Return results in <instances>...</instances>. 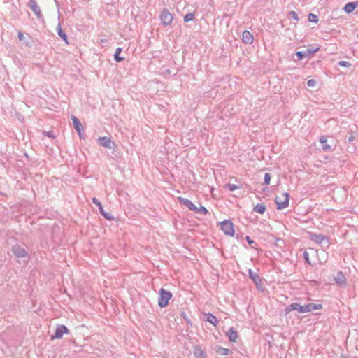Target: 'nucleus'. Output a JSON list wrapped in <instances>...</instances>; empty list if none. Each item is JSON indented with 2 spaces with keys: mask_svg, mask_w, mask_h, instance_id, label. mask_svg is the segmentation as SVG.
I'll use <instances>...</instances> for the list:
<instances>
[{
  "mask_svg": "<svg viewBox=\"0 0 358 358\" xmlns=\"http://www.w3.org/2000/svg\"><path fill=\"white\" fill-rule=\"evenodd\" d=\"M172 296L171 292L161 288L159 292L158 306L162 308L166 307Z\"/></svg>",
  "mask_w": 358,
  "mask_h": 358,
  "instance_id": "obj_1",
  "label": "nucleus"
},
{
  "mask_svg": "<svg viewBox=\"0 0 358 358\" xmlns=\"http://www.w3.org/2000/svg\"><path fill=\"white\" fill-rule=\"evenodd\" d=\"M282 196L283 197V199H282L281 197L278 196H275L274 199V201L277 206V209L279 210L287 208L289 203L290 196L289 193L284 192L282 194Z\"/></svg>",
  "mask_w": 358,
  "mask_h": 358,
  "instance_id": "obj_2",
  "label": "nucleus"
},
{
  "mask_svg": "<svg viewBox=\"0 0 358 358\" xmlns=\"http://www.w3.org/2000/svg\"><path fill=\"white\" fill-rule=\"evenodd\" d=\"M220 229L225 235L234 236V229L232 222L229 220H225L220 222Z\"/></svg>",
  "mask_w": 358,
  "mask_h": 358,
  "instance_id": "obj_3",
  "label": "nucleus"
},
{
  "mask_svg": "<svg viewBox=\"0 0 358 358\" xmlns=\"http://www.w3.org/2000/svg\"><path fill=\"white\" fill-rule=\"evenodd\" d=\"M292 310H296L299 313H306L305 305H301L300 303H292L285 308V313L287 315Z\"/></svg>",
  "mask_w": 358,
  "mask_h": 358,
  "instance_id": "obj_4",
  "label": "nucleus"
},
{
  "mask_svg": "<svg viewBox=\"0 0 358 358\" xmlns=\"http://www.w3.org/2000/svg\"><path fill=\"white\" fill-rule=\"evenodd\" d=\"M71 120L73 121V124L74 129L78 132V134L79 137L81 139H84L85 138V136H86V134H85V132L84 131V129H83V127L81 122L74 115H72Z\"/></svg>",
  "mask_w": 358,
  "mask_h": 358,
  "instance_id": "obj_5",
  "label": "nucleus"
},
{
  "mask_svg": "<svg viewBox=\"0 0 358 358\" xmlns=\"http://www.w3.org/2000/svg\"><path fill=\"white\" fill-rule=\"evenodd\" d=\"M161 22L164 26L170 25L173 21V16L168 9H164L159 16Z\"/></svg>",
  "mask_w": 358,
  "mask_h": 358,
  "instance_id": "obj_6",
  "label": "nucleus"
},
{
  "mask_svg": "<svg viewBox=\"0 0 358 358\" xmlns=\"http://www.w3.org/2000/svg\"><path fill=\"white\" fill-rule=\"evenodd\" d=\"M11 251L17 258L26 257L28 256V252L19 244H15L12 247Z\"/></svg>",
  "mask_w": 358,
  "mask_h": 358,
  "instance_id": "obj_7",
  "label": "nucleus"
},
{
  "mask_svg": "<svg viewBox=\"0 0 358 358\" xmlns=\"http://www.w3.org/2000/svg\"><path fill=\"white\" fill-rule=\"evenodd\" d=\"M97 142L99 145L108 149H113L115 145V143L111 141L110 138L107 136L99 137Z\"/></svg>",
  "mask_w": 358,
  "mask_h": 358,
  "instance_id": "obj_8",
  "label": "nucleus"
},
{
  "mask_svg": "<svg viewBox=\"0 0 358 358\" xmlns=\"http://www.w3.org/2000/svg\"><path fill=\"white\" fill-rule=\"evenodd\" d=\"M69 331L68 328L63 324L57 325L55 331V334L51 336V340L61 338L64 334Z\"/></svg>",
  "mask_w": 358,
  "mask_h": 358,
  "instance_id": "obj_9",
  "label": "nucleus"
},
{
  "mask_svg": "<svg viewBox=\"0 0 358 358\" xmlns=\"http://www.w3.org/2000/svg\"><path fill=\"white\" fill-rule=\"evenodd\" d=\"M28 6L31 8V10L36 15L37 18L39 20L42 17V13L41 11L40 7L37 5V3L35 0H30L28 4Z\"/></svg>",
  "mask_w": 358,
  "mask_h": 358,
  "instance_id": "obj_10",
  "label": "nucleus"
},
{
  "mask_svg": "<svg viewBox=\"0 0 358 358\" xmlns=\"http://www.w3.org/2000/svg\"><path fill=\"white\" fill-rule=\"evenodd\" d=\"M310 239L318 243V244H322L323 243L324 241L328 243H329V238L327 236H324V235H322V234H311L310 236Z\"/></svg>",
  "mask_w": 358,
  "mask_h": 358,
  "instance_id": "obj_11",
  "label": "nucleus"
},
{
  "mask_svg": "<svg viewBox=\"0 0 358 358\" xmlns=\"http://www.w3.org/2000/svg\"><path fill=\"white\" fill-rule=\"evenodd\" d=\"M335 282L341 287H345L347 285L346 278L342 271H338L334 277Z\"/></svg>",
  "mask_w": 358,
  "mask_h": 358,
  "instance_id": "obj_12",
  "label": "nucleus"
},
{
  "mask_svg": "<svg viewBox=\"0 0 358 358\" xmlns=\"http://www.w3.org/2000/svg\"><path fill=\"white\" fill-rule=\"evenodd\" d=\"M178 200L181 204L185 206L189 210L194 211V213L195 210H197V207L190 200L183 197H178Z\"/></svg>",
  "mask_w": 358,
  "mask_h": 358,
  "instance_id": "obj_13",
  "label": "nucleus"
},
{
  "mask_svg": "<svg viewBox=\"0 0 358 358\" xmlns=\"http://www.w3.org/2000/svg\"><path fill=\"white\" fill-rule=\"evenodd\" d=\"M253 40H254L253 36L249 31L244 30L243 31L242 41L244 43L250 45L253 43Z\"/></svg>",
  "mask_w": 358,
  "mask_h": 358,
  "instance_id": "obj_14",
  "label": "nucleus"
},
{
  "mask_svg": "<svg viewBox=\"0 0 358 358\" xmlns=\"http://www.w3.org/2000/svg\"><path fill=\"white\" fill-rule=\"evenodd\" d=\"M249 278L253 281V282L258 285L262 282L260 276L258 273H255L251 268L248 269Z\"/></svg>",
  "mask_w": 358,
  "mask_h": 358,
  "instance_id": "obj_15",
  "label": "nucleus"
},
{
  "mask_svg": "<svg viewBox=\"0 0 358 358\" xmlns=\"http://www.w3.org/2000/svg\"><path fill=\"white\" fill-rule=\"evenodd\" d=\"M203 320L206 322L212 324L215 327H216L218 323L217 317L213 313H210L205 314Z\"/></svg>",
  "mask_w": 358,
  "mask_h": 358,
  "instance_id": "obj_16",
  "label": "nucleus"
},
{
  "mask_svg": "<svg viewBox=\"0 0 358 358\" xmlns=\"http://www.w3.org/2000/svg\"><path fill=\"white\" fill-rule=\"evenodd\" d=\"M358 6V1L349 2L343 8L344 11L349 14L353 12Z\"/></svg>",
  "mask_w": 358,
  "mask_h": 358,
  "instance_id": "obj_17",
  "label": "nucleus"
},
{
  "mask_svg": "<svg viewBox=\"0 0 358 358\" xmlns=\"http://www.w3.org/2000/svg\"><path fill=\"white\" fill-rule=\"evenodd\" d=\"M227 336L230 342L234 343L237 340L238 332L234 329V328L231 327L227 332Z\"/></svg>",
  "mask_w": 358,
  "mask_h": 358,
  "instance_id": "obj_18",
  "label": "nucleus"
},
{
  "mask_svg": "<svg viewBox=\"0 0 358 358\" xmlns=\"http://www.w3.org/2000/svg\"><path fill=\"white\" fill-rule=\"evenodd\" d=\"M305 307H306V311L307 313L312 312L313 310L322 309V305L319 304V303L318 304L317 303H308V304H305Z\"/></svg>",
  "mask_w": 358,
  "mask_h": 358,
  "instance_id": "obj_19",
  "label": "nucleus"
},
{
  "mask_svg": "<svg viewBox=\"0 0 358 358\" xmlns=\"http://www.w3.org/2000/svg\"><path fill=\"white\" fill-rule=\"evenodd\" d=\"M57 33L58 36L66 43H68V37L66 33L62 30L61 24L59 23L57 27Z\"/></svg>",
  "mask_w": 358,
  "mask_h": 358,
  "instance_id": "obj_20",
  "label": "nucleus"
},
{
  "mask_svg": "<svg viewBox=\"0 0 358 358\" xmlns=\"http://www.w3.org/2000/svg\"><path fill=\"white\" fill-rule=\"evenodd\" d=\"M253 211L259 214H264L266 211V206L263 203H258L254 207Z\"/></svg>",
  "mask_w": 358,
  "mask_h": 358,
  "instance_id": "obj_21",
  "label": "nucleus"
},
{
  "mask_svg": "<svg viewBox=\"0 0 358 358\" xmlns=\"http://www.w3.org/2000/svg\"><path fill=\"white\" fill-rule=\"evenodd\" d=\"M357 137V133L356 131H353L350 129L348 132V135L346 136V138L348 143H352Z\"/></svg>",
  "mask_w": 358,
  "mask_h": 358,
  "instance_id": "obj_22",
  "label": "nucleus"
},
{
  "mask_svg": "<svg viewBox=\"0 0 358 358\" xmlns=\"http://www.w3.org/2000/svg\"><path fill=\"white\" fill-rule=\"evenodd\" d=\"M194 354L198 358H206V354L200 347L194 348Z\"/></svg>",
  "mask_w": 358,
  "mask_h": 358,
  "instance_id": "obj_23",
  "label": "nucleus"
},
{
  "mask_svg": "<svg viewBox=\"0 0 358 358\" xmlns=\"http://www.w3.org/2000/svg\"><path fill=\"white\" fill-rule=\"evenodd\" d=\"M122 48L119 47V48H116L115 54L113 55L114 56V59H115V62H122V61H123L124 59V57L120 56V55L122 52Z\"/></svg>",
  "mask_w": 358,
  "mask_h": 358,
  "instance_id": "obj_24",
  "label": "nucleus"
},
{
  "mask_svg": "<svg viewBox=\"0 0 358 358\" xmlns=\"http://www.w3.org/2000/svg\"><path fill=\"white\" fill-rule=\"evenodd\" d=\"M320 142L322 143V149L324 151H329L331 150V147L327 143V139L325 136H322L320 138Z\"/></svg>",
  "mask_w": 358,
  "mask_h": 358,
  "instance_id": "obj_25",
  "label": "nucleus"
},
{
  "mask_svg": "<svg viewBox=\"0 0 358 358\" xmlns=\"http://www.w3.org/2000/svg\"><path fill=\"white\" fill-rule=\"evenodd\" d=\"M99 211H100V213L102 215V216L109 220V221H113L115 220V217L110 215L109 213H107L104 210H103V208L102 207L101 208L99 209Z\"/></svg>",
  "mask_w": 358,
  "mask_h": 358,
  "instance_id": "obj_26",
  "label": "nucleus"
},
{
  "mask_svg": "<svg viewBox=\"0 0 358 358\" xmlns=\"http://www.w3.org/2000/svg\"><path fill=\"white\" fill-rule=\"evenodd\" d=\"M217 352L221 355H228L231 352V350L228 348L220 346L217 349Z\"/></svg>",
  "mask_w": 358,
  "mask_h": 358,
  "instance_id": "obj_27",
  "label": "nucleus"
},
{
  "mask_svg": "<svg viewBox=\"0 0 358 358\" xmlns=\"http://www.w3.org/2000/svg\"><path fill=\"white\" fill-rule=\"evenodd\" d=\"M239 188H241V186L235 184L227 183L224 185V189L231 192L235 191Z\"/></svg>",
  "mask_w": 358,
  "mask_h": 358,
  "instance_id": "obj_28",
  "label": "nucleus"
},
{
  "mask_svg": "<svg viewBox=\"0 0 358 358\" xmlns=\"http://www.w3.org/2000/svg\"><path fill=\"white\" fill-rule=\"evenodd\" d=\"M308 19L309 22H313V23H317L319 20L318 17L313 13H309L308 16Z\"/></svg>",
  "mask_w": 358,
  "mask_h": 358,
  "instance_id": "obj_29",
  "label": "nucleus"
},
{
  "mask_svg": "<svg viewBox=\"0 0 358 358\" xmlns=\"http://www.w3.org/2000/svg\"><path fill=\"white\" fill-rule=\"evenodd\" d=\"M195 213L207 215L208 213V210H207V208L206 207H204L202 205H200V207L197 208V210H195Z\"/></svg>",
  "mask_w": 358,
  "mask_h": 358,
  "instance_id": "obj_30",
  "label": "nucleus"
},
{
  "mask_svg": "<svg viewBox=\"0 0 358 358\" xmlns=\"http://www.w3.org/2000/svg\"><path fill=\"white\" fill-rule=\"evenodd\" d=\"M320 48L317 47V48H308L306 49V55L307 56H310L314 53H315L316 52H317L319 50Z\"/></svg>",
  "mask_w": 358,
  "mask_h": 358,
  "instance_id": "obj_31",
  "label": "nucleus"
},
{
  "mask_svg": "<svg viewBox=\"0 0 358 358\" xmlns=\"http://www.w3.org/2000/svg\"><path fill=\"white\" fill-rule=\"evenodd\" d=\"M194 14L192 13H188L184 16V21L188 22L194 20Z\"/></svg>",
  "mask_w": 358,
  "mask_h": 358,
  "instance_id": "obj_32",
  "label": "nucleus"
},
{
  "mask_svg": "<svg viewBox=\"0 0 358 358\" xmlns=\"http://www.w3.org/2000/svg\"><path fill=\"white\" fill-rule=\"evenodd\" d=\"M271 182V174L269 173H266L264 177V182L263 185H268Z\"/></svg>",
  "mask_w": 358,
  "mask_h": 358,
  "instance_id": "obj_33",
  "label": "nucleus"
},
{
  "mask_svg": "<svg viewBox=\"0 0 358 358\" xmlns=\"http://www.w3.org/2000/svg\"><path fill=\"white\" fill-rule=\"evenodd\" d=\"M296 56L298 60H302L306 56V51L305 52L297 51L296 52Z\"/></svg>",
  "mask_w": 358,
  "mask_h": 358,
  "instance_id": "obj_34",
  "label": "nucleus"
},
{
  "mask_svg": "<svg viewBox=\"0 0 358 358\" xmlns=\"http://www.w3.org/2000/svg\"><path fill=\"white\" fill-rule=\"evenodd\" d=\"M288 17H291L296 21H298L299 20V16L295 11H289L288 13Z\"/></svg>",
  "mask_w": 358,
  "mask_h": 358,
  "instance_id": "obj_35",
  "label": "nucleus"
},
{
  "mask_svg": "<svg viewBox=\"0 0 358 358\" xmlns=\"http://www.w3.org/2000/svg\"><path fill=\"white\" fill-rule=\"evenodd\" d=\"M338 65L343 67H349L351 64L347 61L341 60L338 62Z\"/></svg>",
  "mask_w": 358,
  "mask_h": 358,
  "instance_id": "obj_36",
  "label": "nucleus"
},
{
  "mask_svg": "<svg viewBox=\"0 0 358 358\" xmlns=\"http://www.w3.org/2000/svg\"><path fill=\"white\" fill-rule=\"evenodd\" d=\"M92 203L98 206L99 210L103 207L101 203L95 197L92 198Z\"/></svg>",
  "mask_w": 358,
  "mask_h": 358,
  "instance_id": "obj_37",
  "label": "nucleus"
},
{
  "mask_svg": "<svg viewBox=\"0 0 358 358\" xmlns=\"http://www.w3.org/2000/svg\"><path fill=\"white\" fill-rule=\"evenodd\" d=\"M315 84H316V81L314 79H310L307 81L308 87H315Z\"/></svg>",
  "mask_w": 358,
  "mask_h": 358,
  "instance_id": "obj_38",
  "label": "nucleus"
},
{
  "mask_svg": "<svg viewBox=\"0 0 358 358\" xmlns=\"http://www.w3.org/2000/svg\"><path fill=\"white\" fill-rule=\"evenodd\" d=\"M303 258L305 259V261L308 264H310V260H309V255L308 253V252L305 251L303 252Z\"/></svg>",
  "mask_w": 358,
  "mask_h": 358,
  "instance_id": "obj_39",
  "label": "nucleus"
},
{
  "mask_svg": "<svg viewBox=\"0 0 358 358\" xmlns=\"http://www.w3.org/2000/svg\"><path fill=\"white\" fill-rule=\"evenodd\" d=\"M43 134H44V136H48L49 138H55V136L52 131H44Z\"/></svg>",
  "mask_w": 358,
  "mask_h": 358,
  "instance_id": "obj_40",
  "label": "nucleus"
},
{
  "mask_svg": "<svg viewBox=\"0 0 358 358\" xmlns=\"http://www.w3.org/2000/svg\"><path fill=\"white\" fill-rule=\"evenodd\" d=\"M245 240L250 245H252V244L255 243V241L249 236L245 237Z\"/></svg>",
  "mask_w": 358,
  "mask_h": 358,
  "instance_id": "obj_41",
  "label": "nucleus"
},
{
  "mask_svg": "<svg viewBox=\"0 0 358 358\" xmlns=\"http://www.w3.org/2000/svg\"><path fill=\"white\" fill-rule=\"evenodd\" d=\"M181 316L187 322L188 324H191L192 325V322H190V320L187 318L186 314L185 312H182L181 313Z\"/></svg>",
  "mask_w": 358,
  "mask_h": 358,
  "instance_id": "obj_42",
  "label": "nucleus"
},
{
  "mask_svg": "<svg viewBox=\"0 0 358 358\" xmlns=\"http://www.w3.org/2000/svg\"><path fill=\"white\" fill-rule=\"evenodd\" d=\"M17 38L20 41H23L24 40V34L21 31H19L18 34H17Z\"/></svg>",
  "mask_w": 358,
  "mask_h": 358,
  "instance_id": "obj_43",
  "label": "nucleus"
},
{
  "mask_svg": "<svg viewBox=\"0 0 358 358\" xmlns=\"http://www.w3.org/2000/svg\"><path fill=\"white\" fill-rule=\"evenodd\" d=\"M164 74H167V75H171V70H170V69H165V71H164Z\"/></svg>",
  "mask_w": 358,
  "mask_h": 358,
  "instance_id": "obj_44",
  "label": "nucleus"
},
{
  "mask_svg": "<svg viewBox=\"0 0 358 358\" xmlns=\"http://www.w3.org/2000/svg\"><path fill=\"white\" fill-rule=\"evenodd\" d=\"M55 1V3H56V6L58 7L59 6V2L57 1V0H54Z\"/></svg>",
  "mask_w": 358,
  "mask_h": 358,
  "instance_id": "obj_45",
  "label": "nucleus"
},
{
  "mask_svg": "<svg viewBox=\"0 0 358 358\" xmlns=\"http://www.w3.org/2000/svg\"><path fill=\"white\" fill-rule=\"evenodd\" d=\"M25 44H26L27 46H29L30 45V42L26 41Z\"/></svg>",
  "mask_w": 358,
  "mask_h": 358,
  "instance_id": "obj_46",
  "label": "nucleus"
},
{
  "mask_svg": "<svg viewBox=\"0 0 358 358\" xmlns=\"http://www.w3.org/2000/svg\"><path fill=\"white\" fill-rule=\"evenodd\" d=\"M357 37H358V33H357Z\"/></svg>",
  "mask_w": 358,
  "mask_h": 358,
  "instance_id": "obj_47",
  "label": "nucleus"
}]
</instances>
